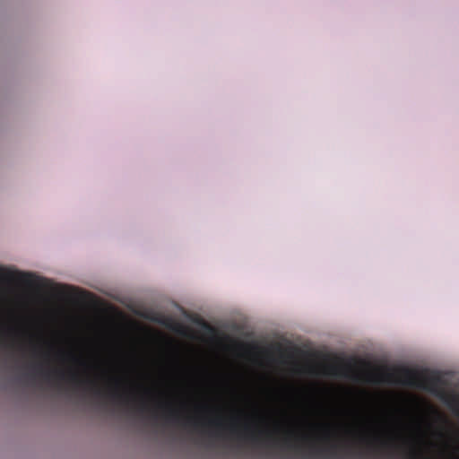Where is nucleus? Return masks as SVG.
I'll return each mask as SVG.
<instances>
[{
    "label": "nucleus",
    "mask_w": 459,
    "mask_h": 459,
    "mask_svg": "<svg viewBox=\"0 0 459 459\" xmlns=\"http://www.w3.org/2000/svg\"><path fill=\"white\" fill-rule=\"evenodd\" d=\"M38 373H39L47 381L56 379L59 381H65L73 385L76 389H82L87 392L92 393L95 396L100 397L105 396L108 398L112 403L132 407L134 406L136 411L143 414L147 411H151L153 418L161 417L167 423L179 425L184 428H193L194 429H204L205 428L210 429V434H214L217 437L221 436V431L226 429V425L221 420H203L200 418L186 416L184 417L179 411L173 408L169 403H159L153 410L150 409L148 403L141 399L137 403L134 394L127 388H121L122 382L118 378L113 379L114 387L107 392H104L94 379L83 378L74 370L65 371L62 369H46L42 364H39L36 367ZM227 429L230 431L231 436L249 441L253 443V428L250 425H245L242 429H239L235 422L231 423Z\"/></svg>",
    "instance_id": "obj_1"
},
{
    "label": "nucleus",
    "mask_w": 459,
    "mask_h": 459,
    "mask_svg": "<svg viewBox=\"0 0 459 459\" xmlns=\"http://www.w3.org/2000/svg\"><path fill=\"white\" fill-rule=\"evenodd\" d=\"M0 280L4 282L18 281L30 287H41L38 281H45L44 279L36 278L31 273L11 271L3 267H0Z\"/></svg>",
    "instance_id": "obj_2"
},
{
    "label": "nucleus",
    "mask_w": 459,
    "mask_h": 459,
    "mask_svg": "<svg viewBox=\"0 0 459 459\" xmlns=\"http://www.w3.org/2000/svg\"><path fill=\"white\" fill-rule=\"evenodd\" d=\"M407 384L409 385H416L437 397L443 398L445 396V392L441 388L443 380L438 376L425 377L418 384L413 381H408Z\"/></svg>",
    "instance_id": "obj_3"
},
{
    "label": "nucleus",
    "mask_w": 459,
    "mask_h": 459,
    "mask_svg": "<svg viewBox=\"0 0 459 459\" xmlns=\"http://www.w3.org/2000/svg\"><path fill=\"white\" fill-rule=\"evenodd\" d=\"M339 448L340 446L335 443L331 444L327 446H316L314 444L310 445L311 454L317 455L327 454L332 457H336L338 455Z\"/></svg>",
    "instance_id": "obj_4"
},
{
    "label": "nucleus",
    "mask_w": 459,
    "mask_h": 459,
    "mask_svg": "<svg viewBox=\"0 0 459 459\" xmlns=\"http://www.w3.org/2000/svg\"><path fill=\"white\" fill-rule=\"evenodd\" d=\"M281 445L288 449L299 450L300 448L299 445L292 443V439L290 436L282 439Z\"/></svg>",
    "instance_id": "obj_5"
},
{
    "label": "nucleus",
    "mask_w": 459,
    "mask_h": 459,
    "mask_svg": "<svg viewBox=\"0 0 459 459\" xmlns=\"http://www.w3.org/2000/svg\"><path fill=\"white\" fill-rule=\"evenodd\" d=\"M392 445H393V443H391V442H387V441H382L381 442V446H385V447L392 446Z\"/></svg>",
    "instance_id": "obj_6"
},
{
    "label": "nucleus",
    "mask_w": 459,
    "mask_h": 459,
    "mask_svg": "<svg viewBox=\"0 0 459 459\" xmlns=\"http://www.w3.org/2000/svg\"><path fill=\"white\" fill-rule=\"evenodd\" d=\"M406 375H407V377H409L410 378H412V377L414 378V377H415V374H414V373H412V372H410V371L406 372Z\"/></svg>",
    "instance_id": "obj_7"
},
{
    "label": "nucleus",
    "mask_w": 459,
    "mask_h": 459,
    "mask_svg": "<svg viewBox=\"0 0 459 459\" xmlns=\"http://www.w3.org/2000/svg\"><path fill=\"white\" fill-rule=\"evenodd\" d=\"M359 459H364V454L363 453H359Z\"/></svg>",
    "instance_id": "obj_8"
}]
</instances>
